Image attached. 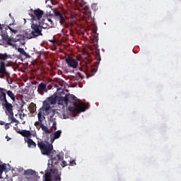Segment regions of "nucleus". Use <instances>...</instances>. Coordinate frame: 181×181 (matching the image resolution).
<instances>
[{"label": "nucleus", "instance_id": "obj_1", "mask_svg": "<svg viewBox=\"0 0 181 181\" xmlns=\"http://www.w3.org/2000/svg\"><path fill=\"white\" fill-rule=\"evenodd\" d=\"M74 103V107H69V110L73 112H84L86 110V105L81 100L77 99L74 94H66L65 96H57V104L66 107L69 103Z\"/></svg>", "mask_w": 181, "mask_h": 181}, {"label": "nucleus", "instance_id": "obj_2", "mask_svg": "<svg viewBox=\"0 0 181 181\" xmlns=\"http://www.w3.org/2000/svg\"><path fill=\"white\" fill-rule=\"evenodd\" d=\"M44 25H45V19H42V21L38 23L37 21H33L30 30H25L26 38L30 40L31 38L37 37V36H42V28H44Z\"/></svg>", "mask_w": 181, "mask_h": 181}, {"label": "nucleus", "instance_id": "obj_3", "mask_svg": "<svg viewBox=\"0 0 181 181\" xmlns=\"http://www.w3.org/2000/svg\"><path fill=\"white\" fill-rule=\"evenodd\" d=\"M37 146L40 148L42 155H45L50 158V154L54 148L52 144H49V142L45 141L44 140H38Z\"/></svg>", "mask_w": 181, "mask_h": 181}, {"label": "nucleus", "instance_id": "obj_4", "mask_svg": "<svg viewBox=\"0 0 181 181\" xmlns=\"http://www.w3.org/2000/svg\"><path fill=\"white\" fill-rule=\"evenodd\" d=\"M6 59H8L7 54L0 53V60L4 61L6 60ZM11 74L6 71L4 62H0V78H6V80H8Z\"/></svg>", "mask_w": 181, "mask_h": 181}, {"label": "nucleus", "instance_id": "obj_5", "mask_svg": "<svg viewBox=\"0 0 181 181\" xmlns=\"http://www.w3.org/2000/svg\"><path fill=\"white\" fill-rule=\"evenodd\" d=\"M45 14V12L43 11H41L40 8L37 9H30L29 11V16L31 17L32 21H34L35 22H37L38 23L42 21L43 15Z\"/></svg>", "mask_w": 181, "mask_h": 181}, {"label": "nucleus", "instance_id": "obj_6", "mask_svg": "<svg viewBox=\"0 0 181 181\" xmlns=\"http://www.w3.org/2000/svg\"><path fill=\"white\" fill-rule=\"evenodd\" d=\"M49 158L52 161V166L59 164V161H61L62 159L61 156L59 153H57L55 150H52Z\"/></svg>", "mask_w": 181, "mask_h": 181}, {"label": "nucleus", "instance_id": "obj_7", "mask_svg": "<svg viewBox=\"0 0 181 181\" xmlns=\"http://www.w3.org/2000/svg\"><path fill=\"white\" fill-rule=\"evenodd\" d=\"M8 26L6 27V28H5V30L2 28L1 32L0 33V35L1 36V39L4 40V41L6 42L8 45L13 46V44L12 42V37H9L8 35Z\"/></svg>", "mask_w": 181, "mask_h": 181}, {"label": "nucleus", "instance_id": "obj_8", "mask_svg": "<svg viewBox=\"0 0 181 181\" xmlns=\"http://www.w3.org/2000/svg\"><path fill=\"white\" fill-rule=\"evenodd\" d=\"M1 105H3V107H5V112L8 115V116H11V113L13 112V105H11V103H9V102L8 101V100L6 98V100L4 102L1 103Z\"/></svg>", "mask_w": 181, "mask_h": 181}, {"label": "nucleus", "instance_id": "obj_9", "mask_svg": "<svg viewBox=\"0 0 181 181\" xmlns=\"http://www.w3.org/2000/svg\"><path fill=\"white\" fill-rule=\"evenodd\" d=\"M66 63L69 67H73V69H76L77 66H78V62L77 59H73L71 57L66 59Z\"/></svg>", "mask_w": 181, "mask_h": 181}, {"label": "nucleus", "instance_id": "obj_10", "mask_svg": "<svg viewBox=\"0 0 181 181\" xmlns=\"http://www.w3.org/2000/svg\"><path fill=\"white\" fill-rule=\"evenodd\" d=\"M54 17L57 20L59 21L60 24L62 25L64 23L66 22L65 20V14L61 13L60 11H54Z\"/></svg>", "mask_w": 181, "mask_h": 181}, {"label": "nucleus", "instance_id": "obj_11", "mask_svg": "<svg viewBox=\"0 0 181 181\" xmlns=\"http://www.w3.org/2000/svg\"><path fill=\"white\" fill-rule=\"evenodd\" d=\"M37 91L39 92L40 94L43 95L45 92H47L48 89L47 88V84L46 83H40L39 86H37Z\"/></svg>", "mask_w": 181, "mask_h": 181}, {"label": "nucleus", "instance_id": "obj_12", "mask_svg": "<svg viewBox=\"0 0 181 181\" xmlns=\"http://www.w3.org/2000/svg\"><path fill=\"white\" fill-rule=\"evenodd\" d=\"M69 78L70 81H74L75 83L80 82L82 78L80 74L69 75Z\"/></svg>", "mask_w": 181, "mask_h": 181}, {"label": "nucleus", "instance_id": "obj_13", "mask_svg": "<svg viewBox=\"0 0 181 181\" xmlns=\"http://www.w3.org/2000/svg\"><path fill=\"white\" fill-rule=\"evenodd\" d=\"M49 120L50 122H52V127L57 130V117H55V112H52V115L49 117Z\"/></svg>", "mask_w": 181, "mask_h": 181}, {"label": "nucleus", "instance_id": "obj_14", "mask_svg": "<svg viewBox=\"0 0 181 181\" xmlns=\"http://www.w3.org/2000/svg\"><path fill=\"white\" fill-rule=\"evenodd\" d=\"M62 135V130H57V132H55L53 133V134H51V139L50 141L54 142L55 139H59L60 138V136Z\"/></svg>", "mask_w": 181, "mask_h": 181}, {"label": "nucleus", "instance_id": "obj_15", "mask_svg": "<svg viewBox=\"0 0 181 181\" xmlns=\"http://www.w3.org/2000/svg\"><path fill=\"white\" fill-rule=\"evenodd\" d=\"M18 134H21L23 137H25V139H28L30 136H32V132H30V130H20L19 132H17Z\"/></svg>", "mask_w": 181, "mask_h": 181}, {"label": "nucleus", "instance_id": "obj_16", "mask_svg": "<svg viewBox=\"0 0 181 181\" xmlns=\"http://www.w3.org/2000/svg\"><path fill=\"white\" fill-rule=\"evenodd\" d=\"M6 90L3 88H0V101L2 103H5L6 98Z\"/></svg>", "mask_w": 181, "mask_h": 181}, {"label": "nucleus", "instance_id": "obj_17", "mask_svg": "<svg viewBox=\"0 0 181 181\" xmlns=\"http://www.w3.org/2000/svg\"><path fill=\"white\" fill-rule=\"evenodd\" d=\"M25 141L27 142L28 147L29 148H36L37 146L36 142L31 139V136H29L27 139H25Z\"/></svg>", "mask_w": 181, "mask_h": 181}, {"label": "nucleus", "instance_id": "obj_18", "mask_svg": "<svg viewBox=\"0 0 181 181\" xmlns=\"http://www.w3.org/2000/svg\"><path fill=\"white\" fill-rule=\"evenodd\" d=\"M25 38H27L26 33H25V35L18 34L16 36V37H12V42H19V41H21L23 40H25Z\"/></svg>", "mask_w": 181, "mask_h": 181}, {"label": "nucleus", "instance_id": "obj_19", "mask_svg": "<svg viewBox=\"0 0 181 181\" xmlns=\"http://www.w3.org/2000/svg\"><path fill=\"white\" fill-rule=\"evenodd\" d=\"M58 100V96L57 95H52V96H49V98H48V103L50 105H56Z\"/></svg>", "mask_w": 181, "mask_h": 181}, {"label": "nucleus", "instance_id": "obj_20", "mask_svg": "<svg viewBox=\"0 0 181 181\" xmlns=\"http://www.w3.org/2000/svg\"><path fill=\"white\" fill-rule=\"evenodd\" d=\"M45 25H47V27H44V28H53L54 26V21H52L51 18H48L46 21H45Z\"/></svg>", "mask_w": 181, "mask_h": 181}, {"label": "nucleus", "instance_id": "obj_21", "mask_svg": "<svg viewBox=\"0 0 181 181\" xmlns=\"http://www.w3.org/2000/svg\"><path fill=\"white\" fill-rule=\"evenodd\" d=\"M43 110L45 111V112H49V110H51L50 103L48 101H45L43 103Z\"/></svg>", "mask_w": 181, "mask_h": 181}, {"label": "nucleus", "instance_id": "obj_22", "mask_svg": "<svg viewBox=\"0 0 181 181\" xmlns=\"http://www.w3.org/2000/svg\"><path fill=\"white\" fill-rule=\"evenodd\" d=\"M37 117L38 120L40 121V127L42 128V124H43V121L45 120V117L42 114L41 111L38 112Z\"/></svg>", "mask_w": 181, "mask_h": 181}, {"label": "nucleus", "instance_id": "obj_23", "mask_svg": "<svg viewBox=\"0 0 181 181\" xmlns=\"http://www.w3.org/2000/svg\"><path fill=\"white\" fill-rule=\"evenodd\" d=\"M8 120H11L10 124H13V122H16V124H18L19 121L17 120L16 117L13 116V111L12 110V112L11 115H8Z\"/></svg>", "mask_w": 181, "mask_h": 181}, {"label": "nucleus", "instance_id": "obj_24", "mask_svg": "<svg viewBox=\"0 0 181 181\" xmlns=\"http://www.w3.org/2000/svg\"><path fill=\"white\" fill-rule=\"evenodd\" d=\"M88 71H89V72H88L89 76H94L95 74V73L97 72L98 69L95 66H93V67L90 66V67H89Z\"/></svg>", "mask_w": 181, "mask_h": 181}, {"label": "nucleus", "instance_id": "obj_25", "mask_svg": "<svg viewBox=\"0 0 181 181\" xmlns=\"http://www.w3.org/2000/svg\"><path fill=\"white\" fill-rule=\"evenodd\" d=\"M36 104L33 103V102H32L28 107V110H30V112L31 113H35L36 111Z\"/></svg>", "mask_w": 181, "mask_h": 181}, {"label": "nucleus", "instance_id": "obj_26", "mask_svg": "<svg viewBox=\"0 0 181 181\" xmlns=\"http://www.w3.org/2000/svg\"><path fill=\"white\" fill-rule=\"evenodd\" d=\"M41 129L42 130L43 134H50L49 129L48 128V127L45 125V123L41 124Z\"/></svg>", "mask_w": 181, "mask_h": 181}, {"label": "nucleus", "instance_id": "obj_27", "mask_svg": "<svg viewBox=\"0 0 181 181\" xmlns=\"http://www.w3.org/2000/svg\"><path fill=\"white\" fill-rule=\"evenodd\" d=\"M36 174V171L33 170V169H27L24 171V175H28L30 176H33Z\"/></svg>", "mask_w": 181, "mask_h": 181}, {"label": "nucleus", "instance_id": "obj_28", "mask_svg": "<svg viewBox=\"0 0 181 181\" xmlns=\"http://www.w3.org/2000/svg\"><path fill=\"white\" fill-rule=\"evenodd\" d=\"M0 163H1V160H0ZM5 169H6V163H3L2 165H0V180L1 178L2 174L4 172Z\"/></svg>", "mask_w": 181, "mask_h": 181}, {"label": "nucleus", "instance_id": "obj_29", "mask_svg": "<svg viewBox=\"0 0 181 181\" xmlns=\"http://www.w3.org/2000/svg\"><path fill=\"white\" fill-rule=\"evenodd\" d=\"M18 51L19 52L20 54L23 55L24 57H29L28 54L26 53V52L25 51V49L23 48L18 47Z\"/></svg>", "mask_w": 181, "mask_h": 181}, {"label": "nucleus", "instance_id": "obj_30", "mask_svg": "<svg viewBox=\"0 0 181 181\" xmlns=\"http://www.w3.org/2000/svg\"><path fill=\"white\" fill-rule=\"evenodd\" d=\"M6 93L8 94V97L11 98V100H13V101H15L16 100V96L15 94L13 93L12 90H7Z\"/></svg>", "mask_w": 181, "mask_h": 181}, {"label": "nucleus", "instance_id": "obj_31", "mask_svg": "<svg viewBox=\"0 0 181 181\" xmlns=\"http://www.w3.org/2000/svg\"><path fill=\"white\" fill-rule=\"evenodd\" d=\"M44 177L45 180V181L50 180V179L52 178L50 173H45V174L44 175Z\"/></svg>", "mask_w": 181, "mask_h": 181}, {"label": "nucleus", "instance_id": "obj_32", "mask_svg": "<svg viewBox=\"0 0 181 181\" xmlns=\"http://www.w3.org/2000/svg\"><path fill=\"white\" fill-rule=\"evenodd\" d=\"M7 28H8V30H10L11 33H13V34H17L18 33V30H13V28H12L9 25H8Z\"/></svg>", "mask_w": 181, "mask_h": 181}, {"label": "nucleus", "instance_id": "obj_33", "mask_svg": "<svg viewBox=\"0 0 181 181\" xmlns=\"http://www.w3.org/2000/svg\"><path fill=\"white\" fill-rule=\"evenodd\" d=\"M96 59L98 61H101V57L100 55V50L98 49V51H96Z\"/></svg>", "mask_w": 181, "mask_h": 181}, {"label": "nucleus", "instance_id": "obj_34", "mask_svg": "<svg viewBox=\"0 0 181 181\" xmlns=\"http://www.w3.org/2000/svg\"><path fill=\"white\" fill-rule=\"evenodd\" d=\"M92 8H93L94 11H97V9L98 8V4H92Z\"/></svg>", "mask_w": 181, "mask_h": 181}, {"label": "nucleus", "instance_id": "obj_35", "mask_svg": "<svg viewBox=\"0 0 181 181\" xmlns=\"http://www.w3.org/2000/svg\"><path fill=\"white\" fill-rule=\"evenodd\" d=\"M67 165L68 164H67L66 161H65V160H63L62 163H61V166L62 168H64V167L67 166Z\"/></svg>", "mask_w": 181, "mask_h": 181}, {"label": "nucleus", "instance_id": "obj_36", "mask_svg": "<svg viewBox=\"0 0 181 181\" xmlns=\"http://www.w3.org/2000/svg\"><path fill=\"white\" fill-rule=\"evenodd\" d=\"M10 125H11V122L10 123H6L5 124V129L6 130L9 129Z\"/></svg>", "mask_w": 181, "mask_h": 181}, {"label": "nucleus", "instance_id": "obj_37", "mask_svg": "<svg viewBox=\"0 0 181 181\" xmlns=\"http://www.w3.org/2000/svg\"><path fill=\"white\" fill-rule=\"evenodd\" d=\"M34 125H35V127H37V128H38V126H40V120L36 121V122L34 123Z\"/></svg>", "mask_w": 181, "mask_h": 181}, {"label": "nucleus", "instance_id": "obj_38", "mask_svg": "<svg viewBox=\"0 0 181 181\" xmlns=\"http://www.w3.org/2000/svg\"><path fill=\"white\" fill-rule=\"evenodd\" d=\"M55 181H60L61 180V177L60 176H57L55 177Z\"/></svg>", "mask_w": 181, "mask_h": 181}, {"label": "nucleus", "instance_id": "obj_39", "mask_svg": "<svg viewBox=\"0 0 181 181\" xmlns=\"http://www.w3.org/2000/svg\"><path fill=\"white\" fill-rule=\"evenodd\" d=\"M94 40H95V41L98 42V40H99L98 36V35H95L94 36Z\"/></svg>", "mask_w": 181, "mask_h": 181}, {"label": "nucleus", "instance_id": "obj_40", "mask_svg": "<svg viewBox=\"0 0 181 181\" xmlns=\"http://www.w3.org/2000/svg\"><path fill=\"white\" fill-rule=\"evenodd\" d=\"M31 135L33 136V137H36L37 132H32Z\"/></svg>", "mask_w": 181, "mask_h": 181}, {"label": "nucleus", "instance_id": "obj_41", "mask_svg": "<svg viewBox=\"0 0 181 181\" xmlns=\"http://www.w3.org/2000/svg\"><path fill=\"white\" fill-rule=\"evenodd\" d=\"M19 116H20V118L22 119V116H23V118H24L25 115V113H23V115H22V113H20Z\"/></svg>", "mask_w": 181, "mask_h": 181}, {"label": "nucleus", "instance_id": "obj_42", "mask_svg": "<svg viewBox=\"0 0 181 181\" xmlns=\"http://www.w3.org/2000/svg\"><path fill=\"white\" fill-rule=\"evenodd\" d=\"M69 163L71 165H76V161L75 160H71Z\"/></svg>", "mask_w": 181, "mask_h": 181}, {"label": "nucleus", "instance_id": "obj_43", "mask_svg": "<svg viewBox=\"0 0 181 181\" xmlns=\"http://www.w3.org/2000/svg\"><path fill=\"white\" fill-rule=\"evenodd\" d=\"M0 124H1V126H3L4 124H5L4 121H0Z\"/></svg>", "mask_w": 181, "mask_h": 181}, {"label": "nucleus", "instance_id": "obj_44", "mask_svg": "<svg viewBox=\"0 0 181 181\" xmlns=\"http://www.w3.org/2000/svg\"><path fill=\"white\" fill-rule=\"evenodd\" d=\"M2 28H3V26H2V25L0 23V30H1V32H2Z\"/></svg>", "mask_w": 181, "mask_h": 181}, {"label": "nucleus", "instance_id": "obj_45", "mask_svg": "<svg viewBox=\"0 0 181 181\" xmlns=\"http://www.w3.org/2000/svg\"><path fill=\"white\" fill-rule=\"evenodd\" d=\"M8 16H9L11 18L13 19V17L12 16L11 13H9Z\"/></svg>", "mask_w": 181, "mask_h": 181}, {"label": "nucleus", "instance_id": "obj_46", "mask_svg": "<svg viewBox=\"0 0 181 181\" xmlns=\"http://www.w3.org/2000/svg\"><path fill=\"white\" fill-rule=\"evenodd\" d=\"M23 111H24L23 107H21V112H23Z\"/></svg>", "mask_w": 181, "mask_h": 181}, {"label": "nucleus", "instance_id": "obj_47", "mask_svg": "<svg viewBox=\"0 0 181 181\" xmlns=\"http://www.w3.org/2000/svg\"><path fill=\"white\" fill-rule=\"evenodd\" d=\"M48 181H52V178H50V180H49Z\"/></svg>", "mask_w": 181, "mask_h": 181}, {"label": "nucleus", "instance_id": "obj_48", "mask_svg": "<svg viewBox=\"0 0 181 181\" xmlns=\"http://www.w3.org/2000/svg\"><path fill=\"white\" fill-rule=\"evenodd\" d=\"M6 138L8 139V136H6Z\"/></svg>", "mask_w": 181, "mask_h": 181}, {"label": "nucleus", "instance_id": "obj_49", "mask_svg": "<svg viewBox=\"0 0 181 181\" xmlns=\"http://www.w3.org/2000/svg\"><path fill=\"white\" fill-rule=\"evenodd\" d=\"M2 1V0H0V3Z\"/></svg>", "mask_w": 181, "mask_h": 181}]
</instances>
